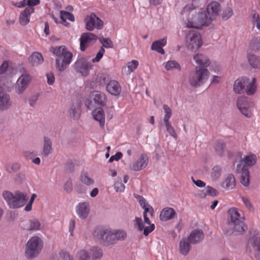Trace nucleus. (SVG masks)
<instances>
[{
  "mask_svg": "<svg viewBox=\"0 0 260 260\" xmlns=\"http://www.w3.org/2000/svg\"><path fill=\"white\" fill-rule=\"evenodd\" d=\"M92 234L94 238L106 246L114 244L117 241L124 240L126 237V233L124 231H112L103 226L96 228Z\"/></svg>",
  "mask_w": 260,
  "mask_h": 260,
  "instance_id": "1",
  "label": "nucleus"
},
{
  "mask_svg": "<svg viewBox=\"0 0 260 260\" xmlns=\"http://www.w3.org/2000/svg\"><path fill=\"white\" fill-rule=\"evenodd\" d=\"M189 12V18L187 26L188 27L199 29L204 25L208 26L211 22L208 18V16L205 11H199L197 13L194 11V9H190V7L186 6L184 7L182 13Z\"/></svg>",
  "mask_w": 260,
  "mask_h": 260,
  "instance_id": "2",
  "label": "nucleus"
},
{
  "mask_svg": "<svg viewBox=\"0 0 260 260\" xmlns=\"http://www.w3.org/2000/svg\"><path fill=\"white\" fill-rule=\"evenodd\" d=\"M50 51L57 56L56 59V69L59 72L64 71L71 62L72 54L67 50L64 46L51 47Z\"/></svg>",
  "mask_w": 260,
  "mask_h": 260,
  "instance_id": "3",
  "label": "nucleus"
},
{
  "mask_svg": "<svg viewBox=\"0 0 260 260\" xmlns=\"http://www.w3.org/2000/svg\"><path fill=\"white\" fill-rule=\"evenodd\" d=\"M228 214V226L232 233L241 234L244 233L247 229V226L244 223V217H241L236 208L230 209ZM228 232L231 233V231Z\"/></svg>",
  "mask_w": 260,
  "mask_h": 260,
  "instance_id": "4",
  "label": "nucleus"
},
{
  "mask_svg": "<svg viewBox=\"0 0 260 260\" xmlns=\"http://www.w3.org/2000/svg\"><path fill=\"white\" fill-rule=\"evenodd\" d=\"M3 197L9 207L12 209L22 207L26 203L28 200L26 194L18 191L13 193L9 191L5 190L3 193Z\"/></svg>",
  "mask_w": 260,
  "mask_h": 260,
  "instance_id": "5",
  "label": "nucleus"
},
{
  "mask_svg": "<svg viewBox=\"0 0 260 260\" xmlns=\"http://www.w3.org/2000/svg\"><path fill=\"white\" fill-rule=\"evenodd\" d=\"M209 74L206 68L196 67L194 70L190 73L189 82L192 87H199L206 81Z\"/></svg>",
  "mask_w": 260,
  "mask_h": 260,
  "instance_id": "6",
  "label": "nucleus"
},
{
  "mask_svg": "<svg viewBox=\"0 0 260 260\" xmlns=\"http://www.w3.org/2000/svg\"><path fill=\"white\" fill-rule=\"evenodd\" d=\"M233 89L235 93L240 94L246 91L248 95L253 94L255 90L253 88V84L250 83L249 78L246 77L238 79L235 81Z\"/></svg>",
  "mask_w": 260,
  "mask_h": 260,
  "instance_id": "7",
  "label": "nucleus"
},
{
  "mask_svg": "<svg viewBox=\"0 0 260 260\" xmlns=\"http://www.w3.org/2000/svg\"><path fill=\"white\" fill-rule=\"evenodd\" d=\"M42 248L40 238L37 236L31 238L28 241L26 245V257L29 258L36 257L41 251Z\"/></svg>",
  "mask_w": 260,
  "mask_h": 260,
  "instance_id": "8",
  "label": "nucleus"
},
{
  "mask_svg": "<svg viewBox=\"0 0 260 260\" xmlns=\"http://www.w3.org/2000/svg\"><path fill=\"white\" fill-rule=\"evenodd\" d=\"M187 49L191 51L198 50L202 44L200 34L196 30H190L186 35Z\"/></svg>",
  "mask_w": 260,
  "mask_h": 260,
  "instance_id": "9",
  "label": "nucleus"
},
{
  "mask_svg": "<svg viewBox=\"0 0 260 260\" xmlns=\"http://www.w3.org/2000/svg\"><path fill=\"white\" fill-rule=\"evenodd\" d=\"M84 21L85 28L88 31H92L95 28L100 30L104 26L103 21L94 13H91L90 15L87 16Z\"/></svg>",
  "mask_w": 260,
  "mask_h": 260,
  "instance_id": "10",
  "label": "nucleus"
},
{
  "mask_svg": "<svg viewBox=\"0 0 260 260\" xmlns=\"http://www.w3.org/2000/svg\"><path fill=\"white\" fill-rule=\"evenodd\" d=\"M248 244L251 246L254 251V257L257 260H260V236L257 230H254L248 240Z\"/></svg>",
  "mask_w": 260,
  "mask_h": 260,
  "instance_id": "11",
  "label": "nucleus"
},
{
  "mask_svg": "<svg viewBox=\"0 0 260 260\" xmlns=\"http://www.w3.org/2000/svg\"><path fill=\"white\" fill-rule=\"evenodd\" d=\"M90 68V64L85 57H80L74 64L75 70L84 76H87L89 74Z\"/></svg>",
  "mask_w": 260,
  "mask_h": 260,
  "instance_id": "12",
  "label": "nucleus"
},
{
  "mask_svg": "<svg viewBox=\"0 0 260 260\" xmlns=\"http://www.w3.org/2000/svg\"><path fill=\"white\" fill-rule=\"evenodd\" d=\"M30 80L31 77L29 75H22L16 82L15 87L16 92L19 94L22 93L27 88Z\"/></svg>",
  "mask_w": 260,
  "mask_h": 260,
  "instance_id": "13",
  "label": "nucleus"
},
{
  "mask_svg": "<svg viewBox=\"0 0 260 260\" xmlns=\"http://www.w3.org/2000/svg\"><path fill=\"white\" fill-rule=\"evenodd\" d=\"M98 39V37L91 32H84L82 34L80 39V48L82 51H84L87 47V45L92 43Z\"/></svg>",
  "mask_w": 260,
  "mask_h": 260,
  "instance_id": "14",
  "label": "nucleus"
},
{
  "mask_svg": "<svg viewBox=\"0 0 260 260\" xmlns=\"http://www.w3.org/2000/svg\"><path fill=\"white\" fill-rule=\"evenodd\" d=\"M12 105L13 101L10 95L0 90V111H5L10 109Z\"/></svg>",
  "mask_w": 260,
  "mask_h": 260,
  "instance_id": "15",
  "label": "nucleus"
},
{
  "mask_svg": "<svg viewBox=\"0 0 260 260\" xmlns=\"http://www.w3.org/2000/svg\"><path fill=\"white\" fill-rule=\"evenodd\" d=\"M220 5L217 2H212L208 5L206 8L208 18L211 22L218 15Z\"/></svg>",
  "mask_w": 260,
  "mask_h": 260,
  "instance_id": "16",
  "label": "nucleus"
},
{
  "mask_svg": "<svg viewBox=\"0 0 260 260\" xmlns=\"http://www.w3.org/2000/svg\"><path fill=\"white\" fill-rule=\"evenodd\" d=\"M204 234L201 229H196L192 231L187 238L192 244H197L203 241Z\"/></svg>",
  "mask_w": 260,
  "mask_h": 260,
  "instance_id": "17",
  "label": "nucleus"
},
{
  "mask_svg": "<svg viewBox=\"0 0 260 260\" xmlns=\"http://www.w3.org/2000/svg\"><path fill=\"white\" fill-rule=\"evenodd\" d=\"M89 205L87 202L80 203L77 206V212L81 219H85L89 213Z\"/></svg>",
  "mask_w": 260,
  "mask_h": 260,
  "instance_id": "18",
  "label": "nucleus"
},
{
  "mask_svg": "<svg viewBox=\"0 0 260 260\" xmlns=\"http://www.w3.org/2000/svg\"><path fill=\"white\" fill-rule=\"evenodd\" d=\"M35 11L34 8L30 7L26 8L22 12H21L19 21L21 25L24 26L29 22L30 15Z\"/></svg>",
  "mask_w": 260,
  "mask_h": 260,
  "instance_id": "19",
  "label": "nucleus"
},
{
  "mask_svg": "<svg viewBox=\"0 0 260 260\" xmlns=\"http://www.w3.org/2000/svg\"><path fill=\"white\" fill-rule=\"evenodd\" d=\"M90 97L95 103L101 106H104L106 104V97L103 92L99 91H93L90 93Z\"/></svg>",
  "mask_w": 260,
  "mask_h": 260,
  "instance_id": "20",
  "label": "nucleus"
},
{
  "mask_svg": "<svg viewBox=\"0 0 260 260\" xmlns=\"http://www.w3.org/2000/svg\"><path fill=\"white\" fill-rule=\"evenodd\" d=\"M148 162V158L147 155L145 154H142L140 159L131 166V169L135 171L141 170L147 166Z\"/></svg>",
  "mask_w": 260,
  "mask_h": 260,
  "instance_id": "21",
  "label": "nucleus"
},
{
  "mask_svg": "<svg viewBox=\"0 0 260 260\" xmlns=\"http://www.w3.org/2000/svg\"><path fill=\"white\" fill-rule=\"evenodd\" d=\"M107 91L114 95H118L121 92V87L119 83L115 80L110 81L106 86Z\"/></svg>",
  "mask_w": 260,
  "mask_h": 260,
  "instance_id": "22",
  "label": "nucleus"
},
{
  "mask_svg": "<svg viewBox=\"0 0 260 260\" xmlns=\"http://www.w3.org/2000/svg\"><path fill=\"white\" fill-rule=\"evenodd\" d=\"M94 119L99 122L101 127L105 125V114L103 109L101 107L95 108L92 112Z\"/></svg>",
  "mask_w": 260,
  "mask_h": 260,
  "instance_id": "23",
  "label": "nucleus"
},
{
  "mask_svg": "<svg viewBox=\"0 0 260 260\" xmlns=\"http://www.w3.org/2000/svg\"><path fill=\"white\" fill-rule=\"evenodd\" d=\"M167 44V37H164L163 39L154 41L152 43L151 49L152 50H155L157 52L161 54H165V51L162 48V46H165Z\"/></svg>",
  "mask_w": 260,
  "mask_h": 260,
  "instance_id": "24",
  "label": "nucleus"
},
{
  "mask_svg": "<svg viewBox=\"0 0 260 260\" xmlns=\"http://www.w3.org/2000/svg\"><path fill=\"white\" fill-rule=\"evenodd\" d=\"M176 214L175 210L172 208H166L160 212L159 217L161 220L168 221L172 219Z\"/></svg>",
  "mask_w": 260,
  "mask_h": 260,
  "instance_id": "25",
  "label": "nucleus"
},
{
  "mask_svg": "<svg viewBox=\"0 0 260 260\" xmlns=\"http://www.w3.org/2000/svg\"><path fill=\"white\" fill-rule=\"evenodd\" d=\"M194 60L199 65L198 67L206 68L210 64L209 58L202 54H197L193 57Z\"/></svg>",
  "mask_w": 260,
  "mask_h": 260,
  "instance_id": "26",
  "label": "nucleus"
},
{
  "mask_svg": "<svg viewBox=\"0 0 260 260\" xmlns=\"http://www.w3.org/2000/svg\"><path fill=\"white\" fill-rule=\"evenodd\" d=\"M191 243L186 238L182 239L179 243V251L183 255H186L191 248Z\"/></svg>",
  "mask_w": 260,
  "mask_h": 260,
  "instance_id": "27",
  "label": "nucleus"
},
{
  "mask_svg": "<svg viewBox=\"0 0 260 260\" xmlns=\"http://www.w3.org/2000/svg\"><path fill=\"white\" fill-rule=\"evenodd\" d=\"M41 226V223L38 220L33 219L28 220L23 225V229L27 231H37L39 230Z\"/></svg>",
  "mask_w": 260,
  "mask_h": 260,
  "instance_id": "28",
  "label": "nucleus"
},
{
  "mask_svg": "<svg viewBox=\"0 0 260 260\" xmlns=\"http://www.w3.org/2000/svg\"><path fill=\"white\" fill-rule=\"evenodd\" d=\"M81 114V107L78 103H74L69 110V115L71 117L77 119Z\"/></svg>",
  "mask_w": 260,
  "mask_h": 260,
  "instance_id": "29",
  "label": "nucleus"
},
{
  "mask_svg": "<svg viewBox=\"0 0 260 260\" xmlns=\"http://www.w3.org/2000/svg\"><path fill=\"white\" fill-rule=\"evenodd\" d=\"M236 186V181L234 175L229 174L222 184V187L227 189H232Z\"/></svg>",
  "mask_w": 260,
  "mask_h": 260,
  "instance_id": "30",
  "label": "nucleus"
},
{
  "mask_svg": "<svg viewBox=\"0 0 260 260\" xmlns=\"http://www.w3.org/2000/svg\"><path fill=\"white\" fill-rule=\"evenodd\" d=\"M52 152V142L50 138L44 137L42 154L45 157H47Z\"/></svg>",
  "mask_w": 260,
  "mask_h": 260,
  "instance_id": "31",
  "label": "nucleus"
},
{
  "mask_svg": "<svg viewBox=\"0 0 260 260\" xmlns=\"http://www.w3.org/2000/svg\"><path fill=\"white\" fill-rule=\"evenodd\" d=\"M29 60L32 66H37L42 63L43 61V57L42 54L38 52H35L29 56Z\"/></svg>",
  "mask_w": 260,
  "mask_h": 260,
  "instance_id": "32",
  "label": "nucleus"
},
{
  "mask_svg": "<svg viewBox=\"0 0 260 260\" xmlns=\"http://www.w3.org/2000/svg\"><path fill=\"white\" fill-rule=\"evenodd\" d=\"M247 58L250 66L253 68H260V57L253 54H248Z\"/></svg>",
  "mask_w": 260,
  "mask_h": 260,
  "instance_id": "33",
  "label": "nucleus"
},
{
  "mask_svg": "<svg viewBox=\"0 0 260 260\" xmlns=\"http://www.w3.org/2000/svg\"><path fill=\"white\" fill-rule=\"evenodd\" d=\"M80 181L87 186H90L94 183V180L88 175L87 172L82 171L80 176Z\"/></svg>",
  "mask_w": 260,
  "mask_h": 260,
  "instance_id": "34",
  "label": "nucleus"
},
{
  "mask_svg": "<svg viewBox=\"0 0 260 260\" xmlns=\"http://www.w3.org/2000/svg\"><path fill=\"white\" fill-rule=\"evenodd\" d=\"M60 19L65 26H67V24H65L67 19L72 22L75 20L74 15L69 12L61 10L60 11Z\"/></svg>",
  "mask_w": 260,
  "mask_h": 260,
  "instance_id": "35",
  "label": "nucleus"
},
{
  "mask_svg": "<svg viewBox=\"0 0 260 260\" xmlns=\"http://www.w3.org/2000/svg\"><path fill=\"white\" fill-rule=\"evenodd\" d=\"M225 147V145L223 141L219 140L216 142L215 149L218 155L220 156H222L223 155Z\"/></svg>",
  "mask_w": 260,
  "mask_h": 260,
  "instance_id": "36",
  "label": "nucleus"
},
{
  "mask_svg": "<svg viewBox=\"0 0 260 260\" xmlns=\"http://www.w3.org/2000/svg\"><path fill=\"white\" fill-rule=\"evenodd\" d=\"M240 181L241 184L245 187L249 186L250 183L249 170H245L241 174Z\"/></svg>",
  "mask_w": 260,
  "mask_h": 260,
  "instance_id": "37",
  "label": "nucleus"
},
{
  "mask_svg": "<svg viewBox=\"0 0 260 260\" xmlns=\"http://www.w3.org/2000/svg\"><path fill=\"white\" fill-rule=\"evenodd\" d=\"M165 68L167 71H170L174 69L181 70V67L180 64L175 60H170L166 62Z\"/></svg>",
  "mask_w": 260,
  "mask_h": 260,
  "instance_id": "38",
  "label": "nucleus"
},
{
  "mask_svg": "<svg viewBox=\"0 0 260 260\" xmlns=\"http://www.w3.org/2000/svg\"><path fill=\"white\" fill-rule=\"evenodd\" d=\"M5 169L9 173L16 172L20 169V165L17 162L7 164L5 165Z\"/></svg>",
  "mask_w": 260,
  "mask_h": 260,
  "instance_id": "39",
  "label": "nucleus"
},
{
  "mask_svg": "<svg viewBox=\"0 0 260 260\" xmlns=\"http://www.w3.org/2000/svg\"><path fill=\"white\" fill-rule=\"evenodd\" d=\"M91 251L92 253V256L93 260H95L97 258H101L103 254V252L102 249L98 246L93 247L91 249Z\"/></svg>",
  "mask_w": 260,
  "mask_h": 260,
  "instance_id": "40",
  "label": "nucleus"
},
{
  "mask_svg": "<svg viewBox=\"0 0 260 260\" xmlns=\"http://www.w3.org/2000/svg\"><path fill=\"white\" fill-rule=\"evenodd\" d=\"M256 157L254 154L246 156L243 159V162H245L246 166H251L254 165L256 162Z\"/></svg>",
  "mask_w": 260,
  "mask_h": 260,
  "instance_id": "41",
  "label": "nucleus"
},
{
  "mask_svg": "<svg viewBox=\"0 0 260 260\" xmlns=\"http://www.w3.org/2000/svg\"><path fill=\"white\" fill-rule=\"evenodd\" d=\"M250 47L254 51L259 50L260 37H256L252 39L250 42Z\"/></svg>",
  "mask_w": 260,
  "mask_h": 260,
  "instance_id": "42",
  "label": "nucleus"
},
{
  "mask_svg": "<svg viewBox=\"0 0 260 260\" xmlns=\"http://www.w3.org/2000/svg\"><path fill=\"white\" fill-rule=\"evenodd\" d=\"M165 126L166 127L167 132L169 133V134L172 136L173 138L176 139L177 137V135L175 132V131L173 127L172 126L171 123L169 121L164 122Z\"/></svg>",
  "mask_w": 260,
  "mask_h": 260,
  "instance_id": "43",
  "label": "nucleus"
},
{
  "mask_svg": "<svg viewBox=\"0 0 260 260\" xmlns=\"http://www.w3.org/2000/svg\"><path fill=\"white\" fill-rule=\"evenodd\" d=\"M164 110L166 113L164 118V122L169 121V119L172 115V110L171 108L167 105L163 106Z\"/></svg>",
  "mask_w": 260,
  "mask_h": 260,
  "instance_id": "44",
  "label": "nucleus"
},
{
  "mask_svg": "<svg viewBox=\"0 0 260 260\" xmlns=\"http://www.w3.org/2000/svg\"><path fill=\"white\" fill-rule=\"evenodd\" d=\"M63 189L68 193H71L73 190V183L71 178L64 184Z\"/></svg>",
  "mask_w": 260,
  "mask_h": 260,
  "instance_id": "45",
  "label": "nucleus"
},
{
  "mask_svg": "<svg viewBox=\"0 0 260 260\" xmlns=\"http://www.w3.org/2000/svg\"><path fill=\"white\" fill-rule=\"evenodd\" d=\"M233 14V10L230 8H227L223 10L222 14V17L223 20H228Z\"/></svg>",
  "mask_w": 260,
  "mask_h": 260,
  "instance_id": "46",
  "label": "nucleus"
},
{
  "mask_svg": "<svg viewBox=\"0 0 260 260\" xmlns=\"http://www.w3.org/2000/svg\"><path fill=\"white\" fill-rule=\"evenodd\" d=\"M79 260H88L89 257L88 253L85 250H80L77 253Z\"/></svg>",
  "mask_w": 260,
  "mask_h": 260,
  "instance_id": "47",
  "label": "nucleus"
},
{
  "mask_svg": "<svg viewBox=\"0 0 260 260\" xmlns=\"http://www.w3.org/2000/svg\"><path fill=\"white\" fill-rule=\"evenodd\" d=\"M65 169L70 173L73 172L75 169L74 162L71 159L68 160L66 164Z\"/></svg>",
  "mask_w": 260,
  "mask_h": 260,
  "instance_id": "48",
  "label": "nucleus"
},
{
  "mask_svg": "<svg viewBox=\"0 0 260 260\" xmlns=\"http://www.w3.org/2000/svg\"><path fill=\"white\" fill-rule=\"evenodd\" d=\"M135 221V226L140 231H143L145 226L143 223L142 219L141 218L136 217Z\"/></svg>",
  "mask_w": 260,
  "mask_h": 260,
  "instance_id": "49",
  "label": "nucleus"
},
{
  "mask_svg": "<svg viewBox=\"0 0 260 260\" xmlns=\"http://www.w3.org/2000/svg\"><path fill=\"white\" fill-rule=\"evenodd\" d=\"M114 187L117 191L123 192L124 191L125 186L122 183L121 178H119V180L115 183Z\"/></svg>",
  "mask_w": 260,
  "mask_h": 260,
  "instance_id": "50",
  "label": "nucleus"
},
{
  "mask_svg": "<svg viewBox=\"0 0 260 260\" xmlns=\"http://www.w3.org/2000/svg\"><path fill=\"white\" fill-rule=\"evenodd\" d=\"M243 159H241L240 163L237 166L236 172L237 173H241L242 174L244 171L248 170L246 165H243Z\"/></svg>",
  "mask_w": 260,
  "mask_h": 260,
  "instance_id": "51",
  "label": "nucleus"
},
{
  "mask_svg": "<svg viewBox=\"0 0 260 260\" xmlns=\"http://www.w3.org/2000/svg\"><path fill=\"white\" fill-rule=\"evenodd\" d=\"M247 98L245 96H241L238 99L237 102V107L247 106Z\"/></svg>",
  "mask_w": 260,
  "mask_h": 260,
  "instance_id": "52",
  "label": "nucleus"
},
{
  "mask_svg": "<svg viewBox=\"0 0 260 260\" xmlns=\"http://www.w3.org/2000/svg\"><path fill=\"white\" fill-rule=\"evenodd\" d=\"M105 51V49L103 47H101L100 49V50L96 54L95 57L93 59H92V62H95L99 61L100 60L103 56Z\"/></svg>",
  "mask_w": 260,
  "mask_h": 260,
  "instance_id": "53",
  "label": "nucleus"
},
{
  "mask_svg": "<svg viewBox=\"0 0 260 260\" xmlns=\"http://www.w3.org/2000/svg\"><path fill=\"white\" fill-rule=\"evenodd\" d=\"M206 192L209 196H210L211 197L217 196L218 194L217 190L215 188L210 186H207Z\"/></svg>",
  "mask_w": 260,
  "mask_h": 260,
  "instance_id": "54",
  "label": "nucleus"
},
{
  "mask_svg": "<svg viewBox=\"0 0 260 260\" xmlns=\"http://www.w3.org/2000/svg\"><path fill=\"white\" fill-rule=\"evenodd\" d=\"M221 173V168L219 166H215L212 169V171L211 173V175L215 178H217L220 175Z\"/></svg>",
  "mask_w": 260,
  "mask_h": 260,
  "instance_id": "55",
  "label": "nucleus"
},
{
  "mask_svg": "<svg viewBox=\"0 0 260 260\" xmlns=\"http://www.w3.org/2000/svg\"><path fill=\"white\" fill-rule=\"evenodd\" d=\"M148 226H145L143 230V234L145 236H148L151 232H152L155 229L154 224H149Z\"/></svg>",
  "mask_w": 260,
  "mask_h": 260,
  "instance_id": "56",
  "label": "nucleus"
},
{
  "mask_svg": "<svg viewBox=\"0 0 260 260\" xmlns=\"http://www.w3.org/2000/svg\"><path fill=\"white\" fill-rule=\"evenodd\" d=\"M135 197L139 200V204L143 208L149 205L143 197L137 195Z\"/></svg>",
  "mask_w": 260,
  "mask_h": 260,
  "instance_id": "57",
  "label": "nucleus"
},
{
  "mask_svg": "<svg viewBox=\"0 0 260 260\" xmlns=\"http://www.w3.org/2000/svg\"><path fill=\"white\" fill-rule=\"evenodd\" d=\"M138 64V61L135 60H133L131 62H129L128 68L130 70V72H133L137 68Z\"/></svg>",
  "mask_w": 260,
  "mask_h": 260,
  "instance_id": "58",
  "label": "nucleus"
},
{
  "mask_svg": "<svg viewBox=\"0 0 260 260\" xmlns=\"http://www.w3.org/2000/svg\"><path fill=\"white\" fill-rule=\"evenodd\" d=\"M241 113L247 117H250V111L246 106L238 107Z\"/></svg>",
  "mask_w": 260,
  "mask_h": 260,
  "instance_id": "59",
  "label": "nucleus"
},
{
  "mask_svg": "<svg viewBox=\"0 0 260 260\" xmlns=\"http://www.w3.org/2000/svg\"><path fill=\"white\" fill-rule=\"evenodd\" d=\"M122 156V153L121 152H117L115 155H112L109 158V161L110 162H113L114 160H118Z\"/></svg>",
  "mask_w": 260,
  "mask_h": 260,
  "instance_id": "60",
  "label": "nucleus"
},
{
  "mask_svg": "<svg viewBox=\"0 0 260 260\" xmlns=\"http://www.w3.org/2000/svg\"><path fill=\"white\" fill-rule=\"evenodd\" d=\"M104 42H105L104 44L103 45V46H102L103 48L105 47L107 48H113L114 47L113 43L110 38H106Z\"/></svg>",
  "mask_w": 260,
  "mask_h": 260,
  "instance_id": "61",
  "label": "nucleus"
},
{
  "mask_svg": "<svg viewBox=\"0 0 260 260\" xmlns=\"http://www.w3.org/2000/svg\"><path fill=\"white\" fill-rule=\"evenodd\" d=\"M251 14L252 17V21L253 23L255 24L260 20L259 15L255 10L252 11Z\"/></svg>",
  "mask_w": 260,
  "mask_h": 260,
  "instance_id": "62",
  "label": "nucleus"
},
{
  "mask_svg": "<svg viewBox=\"0 0 260 260\" xmlns=\"http://www.w3.org/2000/svg\"><path fill=\"white\" fill-rule=\"evenodd\" d=\"M40 3V0H27V7H30L34 8L33 6H37Z\"/></svg>",
  "mask_w": 260,
  "mask_h": 260,
  "instance_id": "63",
  "label": "nucleus"
},
{
  "mask_svg": "<svg viewBox=\"0 0 260 260\" xmlns=\"http://www.w3.org/2000/svg\"><path fill=\"white\" fill-rule=\"evenodd\" d=\"M47 78V82L48 84L52 85L54 82V77L52 73H49L46 74Z\"/></svg>",
  "mask_w": 260,
  "mask_h": 260,
  "instance_id": "64",
  "label": "nucleus"
}]
</instances>
